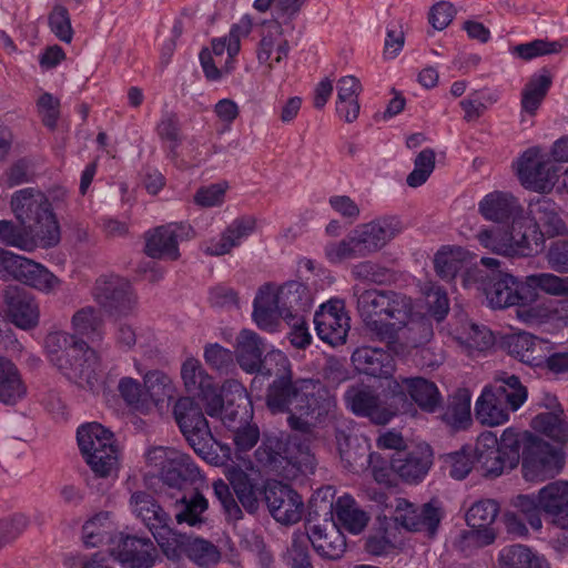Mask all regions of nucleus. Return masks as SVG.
Instances as JSON below:
<instances>
[{"instance_id":"1","label":"nucleus","mask_w":568,"mask_h":568,"mask_svg":"<svg viewBox=\"0 0 568 568\" xmlns=\"http://www.w3.org/2000/svg\"><path fill=\"white\" fill-rule=\"evenodd\" d=\"M266 345L260 335L242 329L236 337L235 354L240 367L246 373L261 372L274 376L266 390V407L272 414H288L287 424L296 432L310 434L315 422L335 406L333 397L320 381L293 378L288 358L282 352H273L265 363H274L267 368L263 363Z\"/></svg>"},{"instance_id":"2","label":"nucleus","mask_w":568,"mask_h":568,"mask_svg":"<svg viewBox=\"0 0 568 568\" xmlns=\"http://www.w3.org/2000/svg\"><path fill=\"white\" fill-rule=\"evenodd\" d=\"M357 311L371 337L388 345L396 343L398 333L413 314L410 297L395 291H356Z\"/></svg>"},{"instance_id":"3","label":"nucleus","mask_w":568,"mask_h":568,"mask_svg":"<svg viewBox=\"0 0 568 568\" xmlns=\"http://www.w3.org/2000/svg\"><path fill=\"white\" fill-rule=\"evenodd\" d=\"M313 296L306 285L291 281L283 285L267 283L261 286L253 303V320L264 331L274 332L281 320L301 321L311 311Z\"/></svg>"},{"instance_id":"4","label":"nucleus","mask_w":568,"mask_h":568,"mask_svg":"<svg viewBox=\"0 0 568 568\" xmlns=\"http://www.w3.org/2000/svg\"><path fill=\"white\" fill-rule=\"evenodd\" d=\"M10 206L20 224L40 240V247H53L60 242L59 223L49 199L41 190L26 187L16 191Z\"/></svg>"},{"instance_id":"5","label":"nucleus","mask_w":568,"mask_h":568,"mask_svg":"<svg viewBox=\"0 0 568 568\" xmlns=\"http://www.w3.org/2000/svg\"><path fill=\"white\" fill-rule=\"evenodd\" d=\"M476 282L480 284L493 308L519 306L516 312L521 321L530 323L537 318V312L527 307L531 305V298L527 294L525 281L519 282L511 274L496 271L491 274L476 272Z\"/></svg>"},{"instance_id":"6","label":"nucleus","mask_w":568,"mask_h":568,"mask_svg":"<svg viewBox=\"0 0 568 568\" xmlns=\"http://www.w3.org/2000/svg\"><path fill=\"white\" fill-rule=\"evenodd\" d=\"M78 445L87 464L98 477H115L119 469V449L113 434L99 423L78 428Z\"/></svg>"},{"instance_id":"7","label":"nucleus","mask_w":568,"mask_h":568,"mask_svg":"<svg viewBox=\"0 0 568 568\" xmlns=\"http://www.w3.org/2000/svg\"><path fill=\"white\" fill-rule=\"evenodd\" d=\"M145 459L169 487L181 489L185 484L195 483L201 478L200 469L192 458L175 448L152 447L146 452Z\"/></svg>"},{"instance_id":"8","label":"nucleus","mask_w":568,"mask_h":568,"mask_svg":"<svg viewBox=\"0 0 568 568\" xmlns=\"http://www.w3.org/2000/svg\"><path fill=\"white\" fill-rule=\"evenodd\" d=\"M291 50L288 34L278 19H264L260 22L255 58L264 74L270 75L286 64Z\"/></svg>"},{"instance_id":"9","label":"nucleus","mask_w":568,"mask_h":568,"mask_svg":"<svg viewBox=\"0 0 568 568\" xmlns=\"http://www.w3.org/2000/svg\"><path fill=\"white\" fill-rule=\"evenodd\" d=\"M6 274L47 294L54 293L61 285L60 278L44 265L10 251L0 250V277H6Z\"/></svg>"},{"instance_id":"10","label":"nucleus","mask_w":568,"mask_h":568,"mask_svg":"<svg viewBox=\"0 0 568 568\" xmlns=\"http://www.w3.org/2000/svg\"><path fill=\"white\" fill-rule=\"evenodd\" d=\"M162 552L172 561H179L186 557L200 567L210 568L221 560L219 548L201 537L174 531L172 537L163 542Z\"/></svg>"},{"instance_id":"11","label":"nucleus","mask_w":568,"mask_h":568,"mask_svg":"<svg viewBox=\"0 0 568 568\" xmlns=\"http://www.w3.org/2000/svg\"><path fill=\"white\" fill-rule=\"evenodd\" d=\"M561 468L560 457L548 444L528 437L523 450L521 473L527 481H544L554 477Z\"/></svg>"},{"instance_id":"12","label":"nucleus","mask_w":568,"mask_h":568,"mask_svg":"<svg viewBox=\"0 0 568 568\" xmlns=\"http://www.w3.org/2000/svg\"><path fill=\"white\" fill-rule=\"evenodd\" d=\"M92 295L99 305L120 315H128L138 306V297L131 284L118 275L100 276Z\"/></svg>"},{"instance_id":"13","label":"nucleus","mask_w":568,"mask_h":568,"mask_svg":"<svg viewBox=\"0 0 568 568\" xmlns=\"http://www.w3.org/2000/svg\"><path fill=\"white\" fill-rule=\"evenodd\" d=\"M173 416L183 436L194 450H203L212 439V433L201 406L192 397H181L173 406Z\"/></svg>"},{"instance_id":"14","label":"nucleus","mask_w":568,"mask_h":568,"mask_svg":"<svg viewBox=\"0 0 568 568\" xmlns=\"http://www.w3.org/2000/svg\"><path fill=\"white\" fill-rule=\"evenodd\" d=\"M264 503L272 517L285 525L301 520L304 509L302 497L288 485L272 480L264 485Z\"/></svg>"},{"instance_id":"15","label":"nucleus","mask_w":568,"mask_h":568,"mask_svg":"<svg viewBox=\"0 0 568 568\" xmlns=\"http://www.w3.org/2000/svg\"><path fill=\"white\" fill-rule=\"evenodd\" d=\"M517 172L521 183L537 192L550 191L557 180L555 163L537 149L523 153L517 163Z\"/></svg>"},{"instance_id":"16","label":"nucleus","mask_w":568,"mask_h":568,"mask_svg":"<svg viewBox=\"0 0 568 568\" xmlns=\"http://www.w3.org/2000/svg\"><path fill=\"white\" fill-rule=\"evenodd\" d=\"M346 407L357 416L368 417L378 425L387 424L395 415L396 408L382 402L378 395L364 384L351 385L345 394Z\"/></svg>"},{"instance_id":"17","label":"nucleus","mask_w":568,"mask_h":568,"mask_svg":"<svg viewBox=\"0 0 568 568\" xmlns=\"http://www.w3.org/2000/svg\"><path fill=\"white\" fill-rule=\"evenodd\" d=\"M134 515L141 519L144 526L151 531L160 549L174 534L171 528V516L145 491L132 494L130 500Z\"/></svg>"},{"instance_id":"18","label":"nucleus","mask_w":568,"mask_h":568,"mask_svg":"<svg viewBox=\"0 0 568 568\" xmlns=\"http://www.w3.org/2000/svg\"><path fill=\"white\" fill-rule=\"evenodd\" d=\"M193 235V229L187 223L161 225L148 233L145 253L152 258L175 261L180 257L179 242Z\"/></svg>"},{"instance_id":"19","label":"nucleus","mask_w":568,"mask_h":568,"mask_svg":"<svg viewBox=\"0 0 568 568\" xmlns=\"http://www.w3.org/2000/svg\"><path fill=\"white\" fill-rule=\"evenodd\" d=\"M318 337L329 345H341L349 331V316L342 300H329L314 315Z\"/></svg>"},{"instance_id":"20","label":"nucleus","mask_w":568,"mask_h":568,"mask_svg":"<svg viewBox=\"0 0 568 568\" xmlns=\"http://www.w3.org/2000/svg\"><path fill=\"white\" fill-rule=\"evenodd\" d=\"M394 397L410 399L424 412L434 413L442 404L438 387L432 381L424 377H403L392 379L387 386Z\"/></svg>"},{"instance_id":"21","label":"nucleus","mask_w":568,"mask_h":568,"mask_svg":"<svg viewBox=\"0 0 568 568\" xmlns=\"http://www.w3.org/2000/svg\"><path fill=\"white\" fill-rule=\"evenodd\" d=\"M110 555L123 568H151L156 560L158 551L150 538L120 534Z\"/></svg>"},{"instance_id":"22","label":"nucleus","mask_w":568,"mask_h":568,"mask_svg":"<svg viewBox=\"0 0 568 568\" xmlns=\"http://www.w3.org/2000/svg\"><path fill=\"white\" fill-rule=\"evenodd\" d=\"M404 230L402 221L396 216H382L354 230L365 256L384 248Z\"/></svg>"},{"instance_id":"23","label":"nucleus","mask_w":568,"mask_h":568,"mask_svg":"<svg viewBox=\"0 0 568 568\" xmlns=\"http://www.w3.org/2000/svg\"><path fill=\"white\" fill-rule=\"evenodd\" d=\"M2 297L6 312L17 327L32 329L39 324V304L24 288L10 285L3 291Z\"/></svg>"},{"instance_id":"24","label":"nucleus","mask_w":568,"mask_h":568,"mask_svg":"<svg viewBox=\"0 0 568 568\" xmlns=\"http://www.w3.org/2000/svg\"><path fill=\"white\" fill-rule=\"evenodd\" d=\"M71 368H59L69 379L87 384L92 388L99 381L100 359L98 354L85 342L69 348L64 357Z\"/></svg>"},{"instance_id":"25","label":"nucleus","mask_w":568,"mask_h":568,"mask_svg":"<svg viewBox=\"0 0 568 568\" xmlns=\"http://www.w3.org/2000/svg\"><path fill=\"white\" fill-rule=\"evenodd\" d=\"M504 237L506 256L510 257L532 255L540 242L536 226L524 213L511 220L509 229L504 231Z\"/></svg>"},{"instance_id":"26","label":"nucleus","mask_w":568,"mask_h":568,"mask_svg":"<svg viewBox=\"0 0 568 568\" xmlns=\"http://www.w3.org/2000/svg\"><path fill=\"white\" fill-rule=\"evenodd\" d=\"M561 213V209L552 200L539 197L529 203L527 217L532 221L541 240L542 236L556 237L568 234V225Z\"/></svg>"},{"instance_id":"27","label":"nucleus","mask_w":568,"mask_h":568,"mask_svg":"<svg viewBox=\"0 0 568 568\" xmlns=\"http://www.w3.org/2000/svg\"><path fill=\"white\" fill-rule=\"evenodd\" d=\"M304 536L307 544L311 542L314 550L324 559H339L345 551V537L335 523L311 525L307 535Z\"/></svg>"},{"instance_id":"28","label":"nucleus","mask_w":568,"mask_h":568,"mask_svg":"<svg viewBox=\"0 0 568 568\" xmlns=\"http://www.w3.org/2000/svg\"><path fill=\"white\" fill-rule=\"evenodd\" d=\"M539 507L550 523L568 529V481L557 480L539 490Z\"/></svg>"},{"instance_id":"29","label":"nucleus","mask_w":568,"mask_h":568,"mask_svg":"<svg viewBox=\"0 0 568 568\" xmlns=\"http://www.w3.org/2000/svg\"><path fill=\"white\" fill-rule=\"evenodd\" d=\"M432 463L428 449L417 447L410 452H396L392 457L390 468L404 481L417 484L426 476Z\"/></svg>"},{"instance_id":"30","label":"nucleus","mask_w":568,"mask_h":568,"mask_svg":"<svg viewBox=\"0 0 568 568\" xmlns=\"http://www.w3.org/2000/svg\"><path fill=\"white\" fill-rule=\"evenodd\" d=\"M453 338L469 356L484 352L494 345V335L485 325H477L460 318L450 331Z\"/></svg>"},{"instance_id":"31","label":"nucleus","mask_w":568,"mask_h":568,"mask_svg":"<svg viewBox=\"0 0 568 568\" xmlns=\"http://www.w3.org/2000/svg\"><path fill=\"white\" fill-rule=\"evenodd\" d=\"M478 212L487 221L504 223L517 217L524 210L510 193L494 191L479 201Z\"/></svg>"},{"instance_id":"32","label":"nucleus","mask_w":568,"mask_h":568,"mask_svg":"<svg viewBox=\"0 0 568 568\" xmlns=\"http://www.w3.org/2000/svg\"><path fill=\"white\" fill-rule=\"evenodd\" d=\"M155 132L162 143L166 156L175 165H184L186 161L182 158L179 151L183 142V131L179 115L171 111L163 112L156 123Z\"/></svg>"},{"instance_id":"33","label":"nucleus","mask_w":568,"mask_h":568,"mask_svg":"<svg viewBox=\"0 0 568 568\" xmlns=\"http://www.w3.org/2000/svg\"><path fill=\"white\" fill-rule=\"evenodd\" d=\"M352 362L356 369L374 377H388L395 369L394 357L386 351L377 347L364 346L352 354Z\"/></svg>"},{"instance_id":"34","label":"nucleus","mask_w":568,"mask_h":568,"mask_svg":"<svg viewBox=\"0 0 568 568\" xmlns=\"http://www.w3.org/2000/svg\"><path fill=\"white\" fill-rule=\"evenodd\" d=\"M229 480L237 498V504L248 513L256 514L264 503V486L261 487L248 474L241 469L230 473Z\"/></svg>"},{"instance_id":"35","label":"nucleus","mask_w":568,"mask_h":568,"mask_svg":"<svg viewBox=\"0 0 568 568\" xmlns=\"http://www.w3.org/2000/svg\"><path fill=\"white\" fill-rule=\"evenodd\" d=\"M510 405L497 397L490 388L484 387L480 396L475 403V417L486 426H499L508 422Z\"/></svg>"},{"instance_id":"36","label":"nucleus","mask_w":568,"mask_h":568,"mask_svg":"<svg viewBox=\"0 0 568 568\" xmlns=\"http://www.w3.org/2000/svg\"><path fill=\"white\" fill-rule=\"evenodd\" d=\"M504 345L511 356L525 364L540 366L544 363L542 344L529 333L509 334L504 338Z\"/></svg>"},{"instance_id":"37","label":"nucleus","mask_w":568,"mask_h":568,"mask_svg":"<svg viewBox=\"0 0 568 568\" xmlns=\"http://www.w3.org/2000/svg\"><path fill=\"white\" fill-rule=\"evenodd\" d=\"M499 513V507L491 499L475 503L466 514V521L469 527L478 529V539L483 545L494 542L495 531L490 528Z\"/></svg>"},{"instance_id":"38","label":"nucleus","mask_w":568,"mask_h":568,"mask_svg":"<svg viewBox=\"0 0 568 568\" xmlns=\"http://www.w3.org/2000/svg\"><path fill=\"white\" fill-rule=\"evenodd\" d=\"M27 394V386L17 365L0 356V403L16 405Z\"/></svg>"},{"instance_id":"39","label":"nucleus","mask_w":568,"mask_h":568,"mask_svg":"<svg viewBox=\"0 0 568 568\" xmlns=\"http://www.w3.org/2000/svg\"><path fill=\"white\" fill-rule=\"evenodd\" d=\"M336 445L344 466L352 471H361L374 462L375 455L368 452V447L357 444V438L336 433Z\"/></svg>"},{"instance_id":"40","label":"nucleus","mask_w":568,"mask_h":568,"mask_svg":"<svg viewBox=\"0 0 568 568\" xmlns=\"http://www.w3.org/2000/svg\"><path fill=\"white\" fill-rule=\"evenodd\" d=\"M337 524L351 534H359L368 524V515L362 510L351 495H343L331 505Z\"/></svg>"},{"instance_id":"41","label":"nucleus","mask_w":568,"mask_h":568,"mask_svg":"<svg viewBox=\"0 0 568 568\" xmlns=\"http://www.w3.org/2000/svg\"><path fill=\"white\" fill-rule=\"evenodd\" d=\"M485 387L490 388L497 397L505 400V404L510 405L513 412L519 409L528 395L527 388L521 384L520 379L507 372H498L494 377V382Z\"/></svg>"},{"instance_id":"42","label":"nucleus","mask_w":568,"mask_h":568,"mask_svg":"<svg viewBox=\"0 0 568 568\" xmlns=\"http://www.w3.org/2000/svg\"><path fill=\"white\" fill-rule=\"evenodd\" d=\"M525 283L527 294L531 298V304L539 298L538 291L552 296H566L568 293V277H560L552 273L526 276Z\"/></svg>"},{"instance_id":"43","label":"nucleus","mask_w":568,"mask_h":568,"mask_svg":"<svg viewBox=\"0 0 568 568\" xmlns=\"http://www.w3.org/2000/svg\"><path fill=\"white\" fill-rule=\"evenodd\" d=\"M115 527L109 513H99L84 523L82 539L88 547H99L113 541Z\"/></svg>"},{"instance_id":"44","label":"nucleus","mask_w":568,"mask_h":568,"mask_svg":"<svg viewBox=\"0 0 568 568\" xmlns=\"http://www.w3.org/2000/svg\"><path fill=\"white\" fill-rule=\"evenodd\" d=\"M500 561L508 568H550L544 556L523 545L504 548L500 552Z\"/></svg>"},{"instance_id":"45","label":"nucleus","mask_w":568,"mask_h":568,"mask_svg":"<svg viewBox=\"0 0 568 568\" xmlns=\"http://www.w3.org/2000/svg\"><path fill=\"white\" fill-rule=\"evenodd\" d=\"M532 427L555 440L568 442V420L559 406L535 416Z\"/></svg>"},{"instance_id":"46","label":"nucleus","mask_w":568,"mask_h":568,"mask_svg":"<svg viewBox=\"0 0 568 568\" xmlns=\"http://www.w3.org/2000/svg\"><path fill=\"white\" fill-rule=\"evenodd\" d=\"M181 377L187 393L206 395L212 389L213 382L199 359L190 357L181 367Z\"/></svg>"},{"instance_id":"47","label":"nucleus","mask_w":568,"mask_h":568,"mask_svg":"<svg viewBox=\"0 0 568 568\" xmlns=\"http://www.w3.org/2000/svg\"><path fill=\"white\" fill-rule=\"evenodd\" d=\"M176 507L175 519L178 524L196 526L203 523L202 515L207 510L209 501L201 493L194 491L190 496L183 495L176 501Z\"/></svg>"},{"instance_id":"48","label":"nucleus","mask_w":568,"mask_h":568,"mask_svg":"<svg viewBox=\"0 0 568 568\" xmlns=\"http://www.w3.org/2000/svg\"><path fill=\"white\" fill-rule=\"evenodd\" d=\"M0 242L26 252L40 247V240L29 229L19 227L10 221H0Z\"/></svg>"},{"instance_id":"49","label":"nucleus","mask_w":568,"mask_h":568,"mask_svg":"<svg viewBox=\"0 0 568 568\" xmlns=\"http://www.w3.org/2000/svg\"><path fill=\"white\" fill-rule=\"evenodd\" d=\"M72 327L79 335L91 342L102 338L103 320L101 313L91 306L83 307L72 316Z\"/></svg>"},{"instance_id":"50","label":"nucleus","mask_w":568,"mask_h":568,"mask_svg":"<svg viewBox=\"0 0 568 568\" xmlns=\"http://www.w3.org/2000/svg\"><path fill=\"white\" fill-rule=\"evenodd\" d=\"M83 341L78 339L75 336L67 332H53L45 337V348L50 362L58 368H71L70 364L64 359L69 348L81 344Z\"/></svg>"},{"instance_id":"51","label":"nucleus","mask_w":568,"mask_h":568,"mask_svg":"<svg viewBox=\"0 0 568 568\" xmlns=\"http://www.w3.org/2000/svg\"><path fill=\"white\" fill-rule=\"evenodd\" d=\"M551 85V78L547 74L534 75L521 92V109L534 115Z\"/></svg>"},{"instance_id":"52","label":"nucleus","mask_w":568,"mask_h":568,"mask_svg":"<svg viewBox=\"0 0 568 568\" xmlns=\"http://www.w3.org/2000/svg\"><path fill=\"white\" fill-rule=\"evenodd\" d=\"M144 387L150 399L156 405L170 400L175 395V386L171 377L161 371H151L144 375Z\"/></svg>"},{"instance_id":"53","label":"nucleus","mask_w":568,"mask_h":568,"mask_svg":"<svg viewBox=\"0 0 568 568\" xmlns=\"http://www.w3.org/2000/svg\"><path fill=\"white\" fill-rule=\"evenodd\" d=\"M470 392L457 389L449 398L445 420L454 427H465L470 422Z\"/></svg>"},{"instance_id":"54","label":"nucleus","mask_w":568,"mask_h":568,"mask_svg":"<svg viewBox=\"0 0 568 568\" xmlns=\"http://www.w3.org/2000/svg\"><path fill=\"white\" fill-rule=\"evenodd\" d=\"M325 255L332 263H341L348 258L365 257L355 231L341 241L327 243L325 246Z\"/></svg>"},{"instance_id":"55","label":"nucleus","mask_w":568,"mask_h":568,"mask_svg":"<svg viewBox=\"0 0 568 568\" xmlns=\"http://www.w3.org/2000/svg\"><path fill=\"white\" fill-rule=\"evenodd\" d=\"M200 61L204 75L209 81H220L231 74L235 69L236 62L233 59L213 55L209 48L201 51Z\"/></svg>"},{"instance_id":"56","label":"nucleus","mask_w":568,"mask_h":568,"mask_svg":"<svg viewBox=\"0 0 568 568\" xmlns=\"http://www.w3.org/2000/svg\"><path fill=\"white\" fill-rule=\"evenodd\" d=\"M436 154L433 149L422 150L415 158L414 170L407 175L406 183L410 187L423 185L435 170Z\"/></svg>"},{"instance_id":"57","label":"nucleus","mask_w":568,"mask_h":568,"mask_svg":"<svg viewBox=\"0 0 568 568\" xmlns=\"http://www.w3.org/2000/svg\"><path fill=\"white\" fill-rule=\"evenodd\" d=\"M51 32L62 42L71 43L73 40V28L68 9L62 4H55L48 17Z\"/></svg>"},{"instance_id":"58","label":"nucleus","mask_w":568,"mask_h":568,"mask_svg":"<svg viewBox=\"0 0 568 568\" xmlns=\"http://www.w3.org/2000/svg\"><path fill=\"white\" fill-rule=\"evenodd\" d=\"M418 528H410V531L425 532L429 538H433L438 530L439 524L443 518V510L433 501L419 506L417 511Z\"/></svg>"},{"instance_id":"59","label":"nucleus","mask_w":568,"mask_h":568,"mask_svg":"<svg viewBox=\"0 0 568 568\" xmlns=\"http://www.w3.org/2000/svg\"><path fill=\"white\" fill-rule=\"evenodd\" d=\"M285 445L277 436H267L256 449L257 462L265 466L275 468L284 458Z\"/></svg>"},{"instance_id":"60","label":"nucleus","mask_w":568,"mask_h":568,"mask_svg":"<svg viewBox=\"0 0 568 568\" xmlns=\"http://www.w3.org/2000/svg\"><path fill=\"white\" fill-rule=\"evenodd\" d=\"M444 463L450 477L460 480L475 467V456L471 450L464 448L459 452L446 455Z\"/></svg>"},{"instance_id":"61","label":"nucleus","mask_w":568,"mask_h":568,"mask_svg":"<svg viewBox=\"0 0 568 568\" xmlns=\"http://www.w3.org/2000/svg\"><path fill=\"white\" fill-rule=\"evenodd\" d=\"M458 250L443 247L434 258V266L437 275L443 280H453L460 270V261L458 258Z\"/></svg>"},{"instance_id":"62","label":"nucleus","mask_w":568,"mask_h":568,"mask_svg":"<svg viewBox=\"0 0 568 568\" xmlns=\"http://www.w3.org/2000/svg\"><path fill=\"white\" fill-rule=\"evenodd\" d=\"M424 294L429 313L437 321H442L448 313L449 301L447 294L440 286L428 282L424 285Z\"/></svg>"},{"instance_id":"63","label":"nucleus","mask_w":568,"mask_h":568,"mask_svg":"<svg viewBox=\"0 0 568 568\" xmlns=\"http://www.w3.org/2000/svg\"><path fill=\"white\" fill-rule=\"evenodd\" d=\"M520 435L514 428H507L503 432L499 439V449L508 465V469L515 468L520 460Z\"/></svg>"},{"instance_id":"64","label":"nucleus","mask_w":568,"mask_h":568,"mask_svg":"<svg viewBox=\"0 0 568 568\" xmlns=\"http://www.w3.org/2000/svg\"><path fill=\"white\" fill-rule=\"evenodd\" d=\"M287 565L290 568H314L304 535L294 536L287 550Z\"/></svg>"}]
</instances>
